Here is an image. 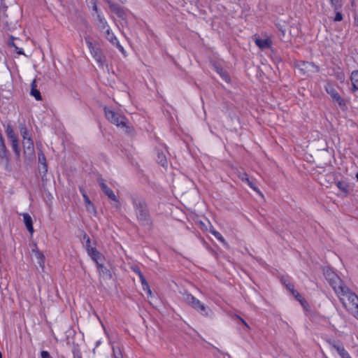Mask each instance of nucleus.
<instances>
[{
    "label": "nucleus",
    "mask_w": 358,
    "mask_h": 358,
    "mask_svg": "<svg viewBox=\"0 0 358 358\" xmlns=\"http://www.w3.org/2000/svg\"><path fill=\"white\" fill-rule=\"evenodd\" d=\"M227 358H231V356L229 355H227Z\"/></svg>",
    "instance_id": "nucleus-53"
},
{
    "label": "nucleus",
    "mask_w": 358,
    "mask_h": 358,
    "mask_svg": "<svg viewBox=\"0 0 358 358\" xmlns=\"http://www.w3.org/2000/svg\"><path fill=\"white\" fill-rule=\"evenodd\" d=\"M22 145L24 149V155L28 159L34 158V142L31 138H29L28 139L23 140Z\"/></svg>",
    "instance_id": "nucleus-11"
},
{
    "label": "nucleus",
    "mask_w": 358,
    "mask_h": 358,
    "mask_svg": "<svg viewBox=\"0 0 358 358\" xmlns=\"http://www.w3.org/2000/svg\"><path fill=\"white\" fill-rule=\"evenodd\" d=\"M0 358H2V354L1 352H0Z\"/></svg>",
    "instance_id": "nucleus-56"
},
{
    "label": "nucleus",
    "mask_w": 358,
    "mask_h": 358,
    "mask_svg": "<svg viewBox=\"0 0 358 358\" xmlns=\"http://www.w3.org/2000/svg\"><path fill=\"white\" fill-rule=\"evenodd\" d=\"M0 20L6 26H11L17 21L9 16L7 6H3L0 9Z\"/></svg>",
    "instance_id": "nucleus-13"
},
{
    "label": "nucleus",
    "mask_w": 358,
    "mask_h": 358,
    "mask_svg": "<svg viewBox=\"0 0 358 358\" xmlns=\"http://www.w3.org/2000/svg\"><path fill=\"white\" fill-rule=\"evenodd\" d=\"M30 94L34 96L37 101L42 100V96L40 91L37 89V84L36 80H34L31 83Z\"/></svg>",
    "instance_id": "nucleus-19"
},
{
    "label": "nucleus",
    "mask_w": 358,
    "mask_h": 358,
    "mask_svg": "<svg viewBox=\"0 0 358 358\" xmlns=\"http://www.w3.org/2000/svg\"><path fill=\"white\" fill-rule=\"evenodd\" d=\"M235 317L236 318H238L241 322V323L248 329H250V327L249 325L248 324V323L240 316L236 315Z\"/></svg>",
    "instance_id": "nucleus-40"
},
{
    "label": "nucleus",
    "mask_w": 358,
    "mask_h": 358,
    "mask_svg": "<svg viewBox=\"0 0 358 358\" xmlns=\"http://www.w3.org/2000/svg\"><path fill=\"white\" fill-rule=\"evenodd\" d=\"M137 220L142 226L152 229L153 223L145 199L132 194L130 196Z\"/></svg>",
    "instance_id": "nucleus-1"
},
{
    "label": "nucleus",
    "mask_w": 358,
    "mask_h": 358,
    "mask_svg": "<svg viewBox=\"0 0 358 358\" xmlns=\"http://www.w3.org/2000/svg\"><path fill=\"white\" fill-rule=\"evenodd\" d=\"M16 50H17V53L18 55H23L24 54V52H23V50L21 48H18V49H16Z\"/></svg>",
    "instance_id": "nucleus-47"
},
{
    "label": "nucleus",
    "mask_w": 358,
    "mask_h": 358,
    "mask_svg": "<svg viewBox=\"0 0 358 358\" xmlns=\"http://www.w3.org/2000/svg\"><path fill=\"white\" fill-rule=\"evenodd\" d=\"M343 20V15L341 12H339L338 10H336V15H335V17H334V21L336 22H340Z\"/></svg>",
    "instance_id": "nucleus-37"
},
{
    "label": "nucleus",
    "mask_w": 358,
    "mask_h": 358,
    "mask_svg": "<svg viewBox=\"0 0 358 358\" xmlns=\"http://www.w3.org/2000/svg\"><path fill=\"white\" fill-rule=\"evenodd\" d=\"M210 232L220 242L225 243V240L222 236V234L220 232L217 231L214 228H210Z\"/></svg>",
    "instance_id": "nucleus-32"
},
{
    "label": "nucleus",
    "mask_w": 358,
    "mask_h": 358,
    "mask_svg": "<svg viewBox=\"0 0 358 358\" xmlns=\"http://www.w3.org/2000/svg\"><path fill=\"white\" fill-rule=\"evenodd\" d=\"M227 358H231V356L229 355H227Z\"/></svg>",
    "instance_id": "nucleus-54"
},
{
    "label": "nucleus",
    "mask_w": 358,
    "mask_h": 358,
    "mask_svg": "<svg viewBox=\"0 0 358 358\" xmlns=\"http://www.w3.org/2000/svg\"><path fill=\"white\" fill-rule=\"evenodd\" d=\"M121 3H124L127 1V0H119Z\"/></svg>",
    "instance_id": "nucleus-49"
},
{
    "label": "nucleus",
    "mask_w": 358,
    "mask_h": 358,
    "mask_svg": "<svg viewBox=\"0 0 358 358\" xmlns=\"http://www.w3.org/2000/svg\"><path fill=\"white\" fill-rule=\"evenodd\" d=\"M352 82V88L353 92L358 90V70H355L352 72L350 76Z\"/></svg>",
    "instance_id": "nucleus-23"
},
{
    "label": "nucleus",
    "mask_w": 358,
    "mask_h": 358,
    "mask_svg": "<svg viewBox=\"0 0 358 358\" xmlns=\"http://www.w3.org/2000/svg\"><path fill=\"white\" fill-rule=\"evenodd\" d=\"M336 186L338 187V188L342 191L343 192L345 193V194H348V185L344 182H342V181H338L336 183Z\"/></svg>",
    "instance_id": "nucleus-30"
},
{
    "label": "nucleus",
    "mask_w": 358,
    "mask_h": 358,
    "mask_svg": "<svg viewBox=\"0 0 358 358\" xmlns=\"http://www.w3.org/2000/svg\"><path fill=\"white\" fill-rule=\"evenodd\" d=\"M41 358H52L50 353L48 351L43 350L41 352Z\"/></svg>",
    "instance_id": "nucleus-39"
},
{
    "label": "nucleus",
    "mask_w": 358,
    "mask_h": 358,
    "mask_svg": "<svg viewBox=\"0 0 358 358\" xmlns=\"http://www.w3.org/2000/svg\"><path fill=\"white\" fill-rule=\"evenodd\" d=\"M356 178H357V180H358V172H357V174H356Z\"/></svg>",
    "instance_id": "nucleus-50"
},
{
    "label": "nucleus",
    "mask_w": 358,
    "mask_h": 358,
    "mask_svg": "<svg viewBox=\"0 0 358 358\" xmlns=\"http://www.w3.org/2000/svg\"><path fill=\"white\" fill-rule=\"evenodd\" d=\"M343 306L352 312L353 315H358V296L347 286L344 285L336 292Z\"/></svg>",
    "instance_id": "nucleus-2"
},
{
    "label": "nucleus",
    "mask_w": 358,
    "mask_h": 358,
    "mask_svg": "<svg viewBox=\"0 0 358 358\" xmlns=\"http://www.w3.org/2000/svg\"><path fill=\"white\" fill-rule=\"evenodd\" d=\"M93 10L94 11H96L97 13V14L99 13V9L97 8V6H96V2L94 3V5H93Z\"/></svg>",
    "instance_id": "nucleus-46"
},
{
    "label": "nucleus",
    "mask_w": 358,
    "mask_h": 358,
    "mask_svg": "<svg viewBox=\"0 0 358 358\" xmlns=\"http://www.w3.org/2000/svg\"><path fill=\"white\" fill-rule=\"evenodd\" d=\"M87 252V255L91 257V259L95 263L101 262L102 259L104 258L103 255L100 252H99L96 248H94V247L88 249Z\"/></svg>",
    "instance_id": "nucleus-14"
},
{
    "label": "nucleus",
    "mask_w": 358,
    "mask_h": 358,
    "mask_svg": "<svg viewBox=\"0 0 358 358\" xmlns=\"http://www.w3.org/2000/svg\"><path fill=\"white\" fill-rule=\"evenodd\" d=\"M20 131L21 136H22L23 140L28 139L29 138H31V135L29 133V131L24 124L20 123Z\"/></svg>",
    "instance_id": "nucleus-29"
},
{
    "label": "nucleus",
    "mask_w": 358,
    "mask_h": 358,
    "mask_svg": "<svg viewBox=\"0 0 358 358\" xmlns=\"http://www.w3.org/2000/svg\"><path fill=\"white\" fill-rule=\"evenodd\" d=\"M282 281L289 291L292 292V291L294 290V284L292 282H290L288 279L282 278Z\"/></svg>",
    "instance_id": "nucleus-34"
},
{
    "label": "nucleus",
    "mask_w": 358,
    "mask_h": 358,
    "mask_svg": "<svg viewBox=\"0 0 358 358\" xmlns=\"http://www.w3.org/2000/svg\"><path fill=\"white\" fill-rule=\"evenodd\" d=\"M336 78L338 80H341V82H343L345 80V75L343 72H339L337 73Z\"/></svg>",
    "instance_id": "nucleus-42"
},
{
    "label": "nucleus",
    "mask_w": 358,
    "mask_h": 358,
    "mask_svg": "<svg viewBox=\"0 0 358 358\" xmlns=\"http://www.w3.org/2000/svg\"><path fill=\"white\" fill-rule=\"evenodd\" d=\"M99 184L101 189V190L103 192V193L108 196V198L114 201L113 206L116 208H120V202L117 197L115 196L113 191L108 187V185L104 182L103 179L99 180Z\"/></svg>",
    "instance_id": "nucleus-7"
},
{
    "label": "nucleus",
    "mask_w": 358,
    "mask_h": 358,
    "mask_svg": "<svg viewBox=\"0 0 358 358\" xmlns=\"http://www.w3.org/2000/svg\"><path fill=\"white\" fill-rule=\"evenodd\" d=\"M80 192H81L82 194H83V193H86V192H85V189H84L83 188H82V187H80Z\"/></svg>",
    "instance_id": "nucleus-48"
},
{
    "label": "nucleus",
    "mask_w": 358,
    "mask_h": 358,
    "mask_svg": "<svg viewBox=\"0 0 358 358\" xmlns=\"http://www.w3.org/2000/svg\"><path fill=\"white\" fill-rule=\"evenodd\" d=\"M236 173L240 180L246 182L254 191L262 196L259 189L254 184L253 181L249 178L248 175L245 171L243 170H237Z\"/></svg>",
    "instance_id": "nucleus-10"
},
{
    "label": "nucleus",
    "mask_w": 358,
    "mask_h": 358,
    "mask_svg": "<svg viewBox=\"0 0 358 358\" xmlns=\"http://www.w3.org/2000/svg\"><path fill=\"white\" fill-rule=\"evenodd\" d=\"M106 38L110 41L113 45H116L119 49L123 50L122 46L120 44L117 38L115 36V34L110 31L109 28L106 30Z\"/></svg>",
    "instance_id": "nucleus-16"
},
{
    "label": "nucleus",
    "mask_w": 358,
    "mask_h": 358,
    "mask_svg": "<svg viewBox=\"0 0 358 358\" xmlns=\"http://www.w3.org/2000/svg\"><path fill=\"white\" fill-rule=\"evenodd\" d=\"M324 275L336 293L345 285L339 276L331 268H325Z\"/></svg>",
    "instance_id": "nucleus-5"
},
{
    "label": "nucleus",
    "mask_w": 358,
    "mask_h": 358,
    "mask_svg": "<svg viewBox=\"0 0 358 358\" xmlns=\"http://www.w3.org/2000/svg\"><path fill=\"white\" fill-rule=\"evenodd\" d=\"M11 146L12 148L15 152V155L16 156V158L17 160H20V152L21 149L18 143V140H14L11 142Z\"/></svg>",
    "instance_id": "nucleus-28"
},
{
    "label": "nucleus",
    "mask_w": 358,
    "mask_h": 358,
    "mask_svg": "<svg viewBox=\"0 0 358 358\" xmlns=\"http://www.w3.org/2000/svg\"><path fill=\"white\" fill-rule=\"evenodd\" d=\"M75 358H82L80 355H78Z\"/></svg>",
    "instance_id": "nucleus-51"
},
{
    "label": "nucleus",
    "mask_w": 358,
    "mask_h": 358,
    "mask_svg": "<svg viewBox=\"0 0 358 358\" xmlns=\"http://www.w3.org/2000/svg\"><path fill=\"white\" fill-rule=\"evenodd\" d=\"M14 40H15V38L13 36H10V40L8 41V45L15 47V49H18V48L15 45V44L14 43Z\"/></svg>",
    "instance_id": "nucleus-41"
},
{
    "label": "nucleus",
    "mask_w": 358,
    "mask_h": 358,
    "mask_svg": "<svg viewBox=\"0 0 358 358\" xmlns=\"http://www.w3.org/2000/svg\"><path fill=\"white\" fill-rule=\"evenodd\" d=\"M97 20L99 21L98 27L101 31L106 30V29L109 28L107 21L103 15L98 13Z\"/></svg>",
    "instance_id": "nucleus-25"
},
{
    "label": "nucleus",
    "mask_w": 358,
    "mask_h": 358,
    "mask_svg": "<svg viewBox=\"0 0 358 358\" xmlns=\"http://www.w3.org/2000/svg\"><path fill=\"white\" fill-rule=\"evenodd\" d=\"M184 300L187 303L191 306L194 310L199 312L202 315H208V306L201 302L191 294L184 295Z\"/></svg>",
    "instance_id": "nucleus-6"
},
{
    "label": "nucleus",
    "mask_w": 358,
    "mask_h": 358,
    "mask_svg": "<svg viewBox=\"0 0 358 358\" xmlns=\"http://www.w3.org/2000/svg\"><path fill=\"white\" fill-rule=\"evenodd\" d=\"M38 162L41 164V170L39 169L43 176L48 172V164L46 162V158L42 150H40L38 153Z\"/></svg>",
    "instance_id": "nucleus-17"
},
{
    "label": "nucleus",
    "mask_w": 358,
    "mask_h": 358,
    "mask_svg": "<svg viewBox=\"0 0 358 358\" xmlns=\"http://www.w3.org/2000/svg\"><path fill=\"white\" fill-rule=\"evenodd\" d=\"M0 159L9 162V152L6 148L3 136L0 137Z\"/></svg>",
    "instance_id": "nucleus-15"
},
{
    "label": "nucleus",
    "mask_w": 358,
    "mask_h": 358,
    "mask_svg": "<svg viewBox=\"0 0 358 358\" xmlns=\"http://www.w3.org/2000/svg\"><path fill=\"white\" fill-rule=\"evenodd\" d=\"M36 257L38 260V264L41 266H43L45 264V256L41 252H36Z\"/></svg>",
    "instance_id": "nucleus-33"
},
{
    "label": "nucleus",
    "mask_w": 358,
    "mask_h": 358,
    "mask_svg": "<svg viewBox=\"0 0 358 358\" xmlns=\"http://www.w3.org/2000/svg\"><path fill=\"white\" fill-rule=\"evenodd\" d=\"M325 90L327 93L331 96L333 101L337 102L341 108H343L344 106H345L344 99L340 96L338 92L331 84L327 83L325 86Z\"/></svg>",
    "instance_id": "nucleus-8"
},
{
    "label": "nucleus",
    "mask_w": 358,
    "mask_h": 358,
    "mask_svg": "<svg viewBox=\"0 0 358 358\" xmlns=\"http://www.w3.org/2000/svg\"><path fill=\"white\" fill-rule=\"evenodd\" d=\"M291 293L293 294V296L295 297V299L298 301H299L301 304H303V302H306L304 299L301 296V295L296 290L294 289Z\"/></svg>",
    "instance_id": "nucleus-35"
},
{
    "label": "nucleus",
    "mask_w": 358,
    "mask_h": 358,
    "mask_svg": "<svg viewBox=\"0 0 358 358\" xmlns=\"http://www.w3.org/2000/svg\"><path fill=\"white\" fill-rule=\"evenodd\" d=\"M157 152V162L159 164H160L162 166L165 167L167 166V159L166 155L163 150H159L157 148L156 150Z\"/></svg>",
    "instance_id": "nucleus-20"
},
{
    "label": "nucleus",
    "mask_w": 358,
    "mask_h": 358,
    "mask_svg": "<svg viewBox=\"0 0 358 358\" xmlns=\"http://www.w3.org/2000/svg\"><path fill=\"white\" fill-rule=\"evenodd\" d=\"M97 269L103 277H111L110 271L101 263V262H99L96 263Z\"/></svg>",
    "instance_id": "nucleus-22"
},
{
    "label": "nucleus",
    "mask_w": 358,
    "mask_h": 358,
    "mask_svg": "<svg viewBox=\"0 0 358 358\" xmlns=\"http://www.w3.org/2000/svg\"><path fill=\"white\" fill-rule=\"evenodd\" d=\"M6 134L11 142L14 140H18L17 136L15 134L14 130L10 124H8L6 127Z\"/></svg>",
    "instance_id": "nucleus-27"
},
{
    "label": "nucleus",
    "mask_w": 358,
    "mask_h": 358,
    "mask_svg": "<svg viewBox=\"0 0 358 358\" xmlns=\"http://www.w3.org/2000/svg\"><path fill=\"white\" fill-rule=\"evenodd\" d=\"M331 6L335 11L339 10L342 8V0H329Z\"/></svg>",
    "instance_id": "nucleus-31"
},
{
    "label": "nucleus",
    "mask_w": 358,
    "mask_h": 358,
    "mask_svg": "<svg viewBox=\"0 0 358 358\" xmlns=\"http://www.w3.org/2000/svg\"><path fill=\"white\" fill-rule=\"evenodd\" d=\"M294 65L300 76H309L310 74L317 73L320 71L319 66L310 62L296 61Z\"/></svg>",
    "instance_id": "nucleus-4"
},
{
    "label": "nucleus",
    "mask_w": 358,
    "mask_h": 358,
    "mask_svg": "<svg viewBox=\"0 0 358 358\" xmlns=\"http://www.w3.org/2000/svg\"><path fill=\"white\" fill-rule=\"evenodd\" d=\"M227 358H231V356L229 355H227Z\"/></svg>",
    "instance_id": "nucleus-52"
},
{
    "label": "nucleus",
    "mask_w": 358,
    "mask_h": 358,
    "mask_svg": "<svg viewBox=\"0 0 358 358\" xmlns=\"http://www.w3.org/2000/svg\"><path fill=\"white\" fill-rule=\"evenodd\" d=\"M103 110L105 116L108 121L112 124L121 127L126 134L134 135V128L128 124V120L124 115L115 113L107 106H104Z\"/></svg>",
    "instance_id": "nucleus-3"
},
{
    "label": "nucleus",
    "mask_w": 358,
    "mask_h": 358,
    "mask_svg": "<svg viewBox=\"0 0 358 358\" xmlns=\"http://www.w3.org/2000/svg\"><path fill=\"white\" fill-rule=\"evenodd\" d=\"M227 358H231V356L229 355H227Z\"/></svg>",
    "instance_id": "nucleus-55"
},
{
    "label": "nucleus",
    "mask_w": 358,
    "mask_h": 358,
    "mask_svg": "<svg viewBox=\"0 0 358 358\" xmlns=\"http://www.w3.org/2000/svg\"><path fill=\"white\" fill-rule=\"evenodd\" d=\"M83 239L85 240V249H86V251H87L88 249L92 248L90 245V242H91L90 238L86 234H85L83 236Z\"/></svg>",
    "instance_id": "nucleus-36"
},
{
    "label": "nucleus",
    "mask_w": 358,
    "mask_h": 358,
    "mask_svg": "<svg viewBox=\"0 0 358 358\" xmlns=\"http://www.w3.org/2000/svg\"><path fill=\"white\" fill-rule=\"evenodd\" d=\"M138 275H139V278H140L142 286L145 287V285L146 284H148L145 278H144L143 275L140 271H138Z\"/></svg>",
    "instance_id": "nucleus-38"
},
{
    "label": "nucleus",
    "mask_w": 358,
    "mask_h": 358,
    "mask_svg": "<svg viewBox=\"0 0 358 358\" xmlns=\"http://www.w3.org/2000/svg\"><path fill=\"white\" fill-rule=\"evenodd\" d=\"M23 221L27 231L32 234L34 231L31 217L27 213L22 214Z\"/></svg>",
    "instance_id": "nucleus-18"
},
{
    "label": "nucleus",
    "mask_w": 358,
    "mask_h": 358,
    "mask_svg": "<svg viewBox=\"0 0 358 358\" xmlns=\"http://www.w3.org/2000/svg\"><path fill=\"white\" fill-rule=\"evenodd\" d=\"M122 358V357H121Z\"/></svg>",
    "instance_id": "nucleus-57"
},
{
    "label": "nucleus",
    "mask_w": 358,
    "mask_h": 358,
    "mask_svg": "<svg viewBox=\"0 0 358 358\" xmlns=\"http://www.w3.org/2000/svg\"><path fill=\"white\" fill-rule=\"evenodd\" d=\"M143 289L144 291H146L148 294H151V290L150 289V286H149L148 283L146 284L145 285V287H143Z\"/></svg>",
    "instance_id": "nucleus-44"
},
{
    "label": "nucleus",
    "mask_w": 358,
    "mask_h": 358,
    "mask_svg": "<svg viewBox=\"0 0 358 358\" xmlns=\"http://www.w3.org/2000/svg\"><path fill=\"white\" fill-rule=\"evenodd\" d=\"M255 43L261 49L269 48L271 45V41L269 39L257 38Z\"/></svg>",
    "instance_id": "nucleus-24"
},
{
    "label": "nucleus",
    "mask_w": 358,
    "mask_h": 358,
    "mask_svg": "<svg viewBox=\"0 0 358 358\" xmlns=\"http://www.w3.org/2000/svg\"><path fill=\"white\" fill-rule=\"evenodd\" d=\"M90 52H91L92 55L93 56V57L95 59V60L100 65H102L104 62V59H103V57L101 50L99 48L96 47L94 49H92L90 51Z\"/></svg>",
    "instance_id": "nucleus-21"
},
{
    "label": "nucleus",
    "mask_w": 358,
    "mask_h": 358,
    "mask_svg": "<svg viewBox=\"0 0 358 358\" xmlns=\"http://www.w3.org/2000/svg\"><path fill=\"white\" fill-rule=\"evenodd\" d=\"M327 342L337 351L342 358H352L340 341L328 339Z\"/></svg>",
    "instance_id": "nucleus-9"
},
{
    "label": "nucleus",
    "mask_w": 358,
    "mask_h": 358,
    "mask_svg": "<svg viewBox=\"0 0 358 358\" xmlns=\"http://www.w3.org/2000/svg\"><path fill=\"white\" fill-rule=\"evenodd\" d=\"M83 196L84 201L86 203H89V204L92 203L90 198L88 197V196L87 195L86 193H83Z\"/></svg>",
    "instance_id": "nucleus-43"
},
{
    "label": "nucleus",
    "mask_w": 358,
    "mask_h": 358,
    "mask_svg": "<svg viewBox=\"0 0 358 358\" xmlns=\"http://www.w3.org/2000/svg\"><path fill=\"white\" fill-rule=\"evenodd\" d=\"M112 12L115 13L117 16L122 20H125L127 17L126 12L123 7L120 5L113 2L111 0H105Z\"/></svg>",
    "instance_id": "nucleus-12"
},
{
    "label": "nucleus",
    "mask_w": 358,
    "mask_h": 358,
    "mask_svg": "<svg viewBox=\"0 0 358 358\" xmlns=\"http://www.w3.org/2000/svg\"><path fill=\"white\" fill-rule=\"evenodd\" d=\"M87 44L88 46V48L91 51L92 49H94L96 47L93 45V43L90 41H87Z\"/></svg>",
    "instance_id": "nucleus-45"
},
{
    "label": "nucleus",
    "mask_w": 358,
    "mask_h": 358,
    "mask_svg": "<svg viewBox=\"0 0 358 358\" xmlns=\"http://www.w3.org/2000/svg\"><path fill=\"white\" fill-rule=\"evenodd\" d=\"M216 72L222 77V78L227 83L230 82V76L228 73L221 66H215Z\"/></svg>",
    "instance_id": "nucleus-26"
}]
</instances>
